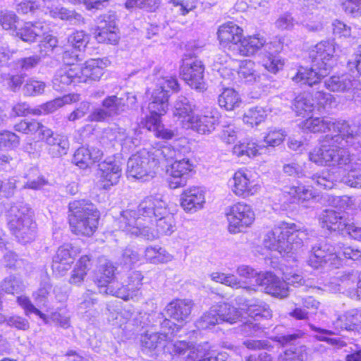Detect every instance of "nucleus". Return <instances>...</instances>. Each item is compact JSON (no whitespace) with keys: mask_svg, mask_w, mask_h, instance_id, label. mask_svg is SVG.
<instances>
[{"mask_svg":"<svg viewBox=\"0 0 361 361\" xmlns=\"http://www.w3.org/2000/svg\"><path fill=\"white\" fill-rule=\"evenodd\" d=\"M145 257L147 262L157 264L172 261L173 257L165 249L160 247L149 246L145 249Z\"/></svg>","mask_w":361,"mask_h":361,"instance_id":"obj_47","label":"nucleus"},{"mask_svg":"<svg viewBox=\"0 0 361 361\" xmlns=\"http://www.w3.org/2000/svg\"><path fill=\"white\" fill-rule=\"evenodd\" d=\"M189 353L187 355L186 361H226L228 356L226 353H216L209 350L207 343L204 345H198L192 347L189 345Z\"/></svg>","mask_w":361,"mask_h":361,"instance_id":"obj_33","label":"nucleus"},{"mask_svg":"<svg viewBox=\"0 0 361 361\" xmlns=\"http://www.w3.org/2000/svg\"><path fill=\"white\" fill-rule=\"evenodd\" d=\"M80 302L78 306V312L86 319H91L99 314L94 305L97 302L95 293L90 290H87L80 298Z\"/></svg>","mask_w":361,"mask_h":361,"instance_id":"obj_41","label":"nucleus"},{"mask_svg":"<svg viewBox=\"0 0 361 361\" xmlns=\"http://www.w3.org/2000/svg\"><path fill=\"white\" fill-rule=\"evenodd\" d=\"M300 128L311 133H327L321 147L309 153V159L319 166H337L348 171L341 182L361 188V159L354 161L348 148H361L360 136L344 120L330 117H310L299 123Z\"/></svg>","mask_w":361,"mask_h":361,"instance_id":"obj_1","label":"nucleus"},{"mask_svg":"<svg viewBox=\"0 0 361 361\" xmlns=\"http://www.w3.org/2000/svg\"><path fill=\"white\" fill-rule=\"evenodd\" d=\"M312 183L320 189H331L334 186V178L329 171H323L311 177Z\"/></svg>","mask_w":361,"mask_h":361,"instance_id":"obj_59","label":"nucleus"},{"mask_svg":"<svg viewBox=\"0 0 361 361\" xmlns=\"http://www.w3.org/2000/svg\"><path fill=\"white\" fill-rule=\"evenodd\" d=\"M18 17L11 11L2 10L0 11V25L6 30H13L16 32L17 30L16 23Z\"/></svg>","mask_w":361,"mask_h":361,"instance_id":"obj_60","label":"nucleus"},{"mask_svg":"<svg viewBox=\"0 0 361 361\" xmlns=\"http://www.w3.org/2000/svg\"><path fill=\"white\" fill-rule=\"evenodd\" d=\"M302 336L303 333L298 331L277 337V347L281 344L287 348L279 354L278 361H304L307 356V348L300 344V339Z\"/></svg>","mask_w":361,"mask_h":361,"instance_id":"obj_15","label":"nucleus"},{"mask_svg":"<svg viewBox=\"0 0 361 361\" xmlns=\"http://www.w3.org/2000/svg\"><path fill=\"white\" fill-rule=\"evenodd\" d=\"M41 140L47 144V152L51 157H59L68 153L70 144L66 135L54 133L49 128L43 130Z\"/></svg>","mask_w":361,"mask_h":361,"instance_id":"obj_23","label":"nucleus"},{"mask_svg":"<svg viewBox=\"0 0 361 361\" xmlns=\"http://www.w3.org/2000/svg\"><path fill=\"white\" fill-rule=\"evenodd\" d=\"M190 152L178 156V159L171 164L168 169V183L170 188L176 189L186 185L189 173L194 168L193 162L190 159Z\"/></svg>","mask_w":361,"mask_h":361,"instance_id":"obj_18","label":"nucleus"},{"mask_svg":"<svg viewBox=\"0 0 361 361\" xmlns=\"http://www.w3.org/2000/svg\"><path fill=\"white\" fill-rule=\"evenodd\" d=\"M230 185L232 192L241 198L254 196L261 190L259 181L254 178L252 171L246 169L235 171Z\"/></svg>","mask_w":361,"mask_h":361,"instance_id":"obj_16","label":"nucleus"},{"mask_svg":"<svg viewBox=\"0 0 361 361\" xmlns=\"http://www.w3.org/2000/svg\"><path fill=\"white\" fill-rule=\"evenodd\" d=\"M46 32L44 22H25L22 27L17 28L15 34L23 42L32 43Z\"/></svg>","mask_w":361,"mask_h":361,"instance_id":"obj_37","label":"nucleus"},{"mask_svg":"<svg viewBox=\"0 0 361 361\" xmlns=\"http://www.w3.org/2000/svg\"><path fill=\"white\" fill-rule=\"evenodd\" d=\"M142 279L143 276L140 271H133L129 274L128 282L125 286L116 288L109 286L106 288L105 293L107 295H114L124 300H128L130 298H132L133 292L140 289Z\"/></svg>","mask_w":361,"mask_h":361,"instance_id":"obj_29","label":"nucleus"},{"mask_svg":"<svg viewBox=\"0 0 361 361\" xmlns=\"http://www.w3.org/2000/svg\"><path fill=\"white\" fill-rule=\"evenodd\" d=\"M293 110L297 116H309L314 110V104L312 102L310 94L303 93L298 95L294 99Z\"/></svg>","mask_w":361,"mask_h":361,"instance_id":"obj_46","label":"nucleus"},{"mask_svg":"<svg viewBox=\"0 0 361 361\" xmlns=\"http://www.w3.org/2000/svg\"><path fill=\"white\" fill-rule=\"evenodd\" d=\"M220 117V113L216 108L208 109L202 115L195 114L185 129H191L202 135L209 134L215 130Z\"/></svg>","mask_w":361,"mask_h":361,"instance_id":"obj_20","label":"nucleus"},{"mask_svg":"<svg viewBox=\"0 0 361 361\" xmlns=\"http://www.w3.org/2000/svg\"><path fill=\"white\" fill-rule=\"evenodd\" d=\"M98 186L104 190H109L110 188L118 183L121 176V167L118 162L116 161H104L99 164Z\"/></svg>","mask_w":361,"mask_h":361,"instance_id":"obj_24","label":"nucleus"},{"mask_svg":"<svg viewBox=\"0 0 361 361\" xmlns=\"http://www.w3.org/2000/svg\"><path fill=\"white\" fill-rule=\"evenodd\" d=\"M16 131L26 135H33L39 131V138L42 137L43 130H49V128L35 119H23L14 126Z\"/></svg>","mask_w":361,"mask_h":361,"instance_id":"obj_49","label":"nucleus"},{"mask_svg":"<svg viewBox=\"0 0 361 361\" xmlns=\"http://www.w3.org/2000/svg\"><path fill=\"white\" fill-rule=\"evenodd\" d=\"M155 88L148 89L146 92L149 97V115L145 117V126L149 130L154 133L156 137L164 140L173 138L174 131L165 128L161 123V117L164 116L169 107V92L170 90L177 92L179 90L178 80L172 76H163L160 71L154 78Z\"/></svg>","mask_w":361,"mask_h":361,"instance_id":"obj_3","label":"nucleus"},{"mask_svg":"<svg viewBox=\"0 0 361 361\" xmlns=\"http://www.w3.org/2000/svg\"><path fill=\"white\" fill-rule=\"evenodd\" d=\"M236 48L242 56H252L261 51L260 63L266 70L272 73H276L283 67L284 62L278 55L283 48L281 38L275 37L267 42L259 35L243 39L241 37Z\"/></svg>","mask_w":361,"mask_h":361,"instance_id":"obj_5","label":"nucleus"},{"mask_svg":"<svg viewBox=\"0 0 361 361\" xmlns=\"http://www.w3.org/2000/svg\"><path fill=\"white\" fill-rule=\"evenodd\" d=\"M90 36L82 30H78L71 34L68 38V43L75 49L83 50L89 42Z\"/></svg>","mask_w":361,"mask_h":361,"instance_id":"obj_61","label":"nucleus"},{"mask_svg":"<svg viewBox=\"0 0 361 361\" xmlns=\"http://www.w3.org/2000/svg\"><path fill=\"white\" fill-rule=\"evenodd\" d=\"M0 287L3 291L8 294L19 293L25 289V285L22 280L15 275L6 277L1 282Z\"/></svg>","mask_w":361,"mask_h":361,"instance_id":"obj_54","label":"nucleus"},{"mask_svg":"<svg viewBox=\"0 0 361 361\" xmlns=\"http://www.w3.org/2000/svg\"><path fill=\"white\" fill-rule=\"evenodd\" d=\"M43 11L45 13H49L54 18L68 20L72 24L80 23L82 20L81 15L63 7L47 6L46 10Z\"/></svg>","mask_w":361,"mask_h":361,"instance_id":"obj_45","label":"nucleus"},{"mask_svg":"<svg viewBox=\"0 0 361 361\" xmlns=\"http://www.w3.org/2000/svg\"><path fill=\"white\" fill-rule=\"evenodd\" d=\"M118 228L127 234L149 240L170 235L176 230L173 215L160 193L145 197L136 209H126L117 220Z\"/></svg>","mask_w":361,"mask_h":361,"instance_id":"obj_2","label":"nucleus"},{"mask_svg":"<svg viewBox=\"0 0 361 361\" xmlns=\"http://www.w3.org/2000/svg\"><path fill=\"white\" fill-rule=\"evenodd\" d=\"M116 267L113 263L106 259H100L99 265L94 272V281L98 288H100V293H105V290L109 286L114 287V276Z\"/></svg>","mask_w":361,"mask_h":361,"instance_id":"obj_27","label":"nucleus"},{"mask_svg":"<svg viewBox=\"0 0 361 361\" xmlns=\"http://www.w3.org/2000/svg\"><path fill=\"white\" fill-rule=\"evenodd\" d=\"M307 264L314 269L325 264L331 268H338L343 264V259L340 257V252L336 250V244L324 240L312 247Z\"/></svg>","mask_w":361,"mask_h":361,"instance_id":"obj_12","label":"nucleus"},{"mask_svg":"<svg viewBox=\"0 0 361 361\" xmlns=\"http://www.w3.org/2000/svg\"><path fill=\"white\" fill-rule=\"evenodd\" d=\"M89 147H82L74 153L73 163L80 169H86L91 165Z\"/></svg>","mask_w":361,"mask_h":361,"instance_id":"obj_63","label":"nucleus"},{"mask_svg":"<svg viewBox=\"0 0 361 361\" xmlns=\"http://www.w3.org/2000/svg\"><path fill=\"white\" fill-rule=\"evenodd\" d=\"M310 328L313 331L316 332L317 334L314 336L315 338L320 341H324L331 345H336L338 343V338H330L331 335H336L341 330H337L334 326V330H329L326 329H322L317 327L313 324H310Z\"/></svg>","mask_w":361,"mask_h":361,"instance_id":"obj_58","label":"nucleus"},{"mask_svg":"<svg viewBox=\"0 0 361 361\" xmlns=\"http://www.w3.org/2000/svg\"><path fill=\"white\" fill-rule=\"evenodd\" d=\"M266 117L267 110L261 106H255L245 111L243 116V121L250 126L254 127L264 121Z\"/></svg>","mask_w":361,"mask_h":361,"instance_id":"obj_53","label":"nucleus"},{"mask_svg":"<svg viewBox=\"0 0 361 361\" xmlns=\"http://www.w3.org/2000/svg\"><path fill=\"white\" fill-rule=\"evenodd\" d=\"M204 65L196 58L183 59L180 75L183 80L192 89L203 92L207 89L204 78Z\"/></svg>","mask_w":361,"mask_h":361,"instance_id":"obj_17","label":"nucleus"},{"mask_svg":"<svg viewBox=\"0 0 361 361\" xmlns=\"http://www.w3.org/2000/svg\"><path fill=\"white\" fill-rule=\"evenodd\" d=\"M347 221L348 219L343 212L334 209H326L319 216L322 227L330 231H344Z\"/></svg>","mask_w":361,"mask_h":361,"instance_id":"obj_35","label":"nucleus"},{"mask_svg":"<svg viewBox=\"0 0 361 361\" xmlns=\"http://www.w3.org/2000/svg\"><path fill=\"white\" fill-rule=\"evenodd\" d=\"M69 224L76 235L91 236L96 231L99 212L89 200H75L69 203Z\"/></svg>","mask_w":361,"mask_h":361,"instance_id":"obj_8","label":"nucleus"},{"mask_svg":"<svg viewBox=\"0 0 361 361\" xmlns=\"http://www.w3.org/2000/svg\"><path fill=\"white\" fill-rule=\"evenodd\" d=\"M163 318V314L159 313V332H149L147 331L142 336V348L150 351L157 350L159 352L162 350L164 353L171 355L172 357L185 354L189 347V343L184 341L173 342L171 340L175 334L179 331L180 326L170 319Z\"/></svg>","mask_w":361,"mask_h":361,"instance_id":"obj_6","label":"nucleus"},{"mask_svg":"<svg viewBox=\"0 0 361 361\" xmlns=\"http://www.w3.org/2000/svg\"><path fill=\"white\" fill-rule=\"evenodd\" d=\"M102 107L109 113L110 116L121 114L126 109V104L123 98L118 97L116 95L106 97L102 101Z\"/></svg>","mask_w":361,"mask_h":361,"instance_id":"obj_52","label":"nucleus"},{"mask_svg":"<svg viewBox=\"0 0 361 361\" xmlns=\"http://www.w3.org/2000/svg\"><path fill=\"white\" fill-rule=\"evenodd\" d=\"M39 52L42 56H51L54 52H58L61 49L58 47V39L51 35L45 36L40 42Z\"/></svg>","mask_w":361,"mask_h":361,"instance_id":"obj_57","label":"nucleus"},{"mask_svg":"<svg viewBox=\"0 0 361 361\" xmlns=\"http://www.w3.org/2000/svg\"><path fill=\"white\" fill-rule=\"evenodd\" d=\"M260 148L261 147L255 142L246 140L235 145L233 148V152L239 157H245L250 159L256 157Z\"/></svg>","mask_w":361,"mask_h":361,"instance_id":"obj_51","label":"nucleus"},{"mask_svg":"<svg viewBox=\"0 0 361 361\" xmlns=\"http://www.w3.org/2000/svg\"><path fill=\"white\" fill-rule=\"evenodd\" d=\"M240 314L238 311L228 303L221 302L211 307L195 322L198 329H207L221 322L234 324Z\"/></svg>","mask_w":361,"mask_h":361,"instance_id":"obj_11","label":"nucleus"},{"mask_svg":"<svg viewBox=\"0 0 361 361\" xmlns=\"http://www.w3.org/2000/svg\"><path fill=\"white\" fill-rule=\"evenodd\" d=\"M242 34L243 30L233 22L221 25L217 32L218 39L221 44H231L235 47L240 41Z\"/></svg>","mask_w":361,"mask_h":361,"instance_id":"obj_40","label":"nucleus"},{"mask_svg":"<svg viewBox=\"0 0 361 361\" xmlns=\"http://www.w3.org/2000/svg\"><path fill=\"white\" fill-rule=\"evenodd\" d=\"M310 95L312 102L314 104V109L317 108L319 112L328 111L336 102L334 97L330 93L324 92L323 90L318 89L315 92L313 91Z\"/></svg>","mask_w":361,"mask_h":361,"instance_id":"obj_48","label":"nucleus"},{"mask_svg":"<svg viewBox=\"0 0 361 361\" xmlns=\"http://www.w3.org/2000/svg\"><path fill=\"white\" fill-rule=\"evenodd\" d=\"M8 225L19 243L26 244L34 240L36 225L32 219L31 209L26 203L20 202L11 207Z\"/></svg>","mask_w":361,"mask_h":361,"instance_id":"obj_9","label":"nucleus"},{"mask_svg":"<svg viewBox=\"0 0 361 361\" xmlns=\"http://www.w3.org/2000/svg\"><path fill=\"white\" fill-rule=\"evenodd\" d=\"M110 64L108 58L91 59L82 67L76 66L80 82H91L99 80L104 74V70Z\"/></svg>","mask_w":361,"mask_h":361,"instance_id":"obj_21","label":"nucleus"},{"mask_svg":"<svg viewBox=\"0 0 361 361\" xmlns=\"http://www.w3.org/2000/svg\"><path fill=\"white\" fill-rule=\"evenodd\" d=\"M193 302L188 299H176L170 302L164 310L167 316L178 322H186L189 318Z\"/></svg>","mask_w":361,"mask_h":361,"instance_id":"obj_31","label":"nucleus"},{"mask_svg":"<svg viewBox=\"0 0 361 361\" xmlns=\"http://www.w3.org/2000/svg\"><path fill=\"white\" fill-rule=\"evenodd\" d=\"M152 156L155 161H157V166L164 161H176L178 156L184 153H189L190 149L187 146L173 147L171 145L163 146L160 148H152L150 149Z\"/></svg>","mask_w":361,"mask_h":361,"instance_id":"obj_36","label":"nucleus"},{"mask_svg":"<svg viewBox=\"0 0 361 361\" xmlns=\"http://www.w3.org/2000/svg\"><path fill=\"white\" fill-rule=\"evenodd\" d=\"M337 330H354L361 329V309H353L339 316L333 322Z\"/></svg>","mask_w":361,"mask_h":361,"instance_id":"obj_39","label":"nucleus"},{"mask_svg":"<svg viewBox=\"0 0 361 361\" xmlns=\"http://www.w3.org/2000/svg\"><path fill=\"white\" fill-rule=\"evenodd\" d=\"M324 86L329 91L345 93L348 100L361 99V82L350 73L333 75L325 80Z\"/></svg>","mask_w":361,"mask_h":361,"instance_id":"obj_13","label":"nucleus"},{"mask_svg":"<svg viewBox=\"0 0 361 361\" xmlns=\"http://www.w3.org/2000/svg\"><path fill=\"white\" fill-rule=\"evenodd\" d=\"M211 279L214 281L231 286L234 288H243L247 291H255V288L244 287L241 282L235 275L226 274L221 272H213L210 274Z\"/></svg>","mask_w":361,"mask_h":361,"instance_id":"obj_50","label":"nucleus"},{"mask_svg":"<svg viewBox=\"0 0 361 361\" xmlns=\"http://www.w3.org/2000/svg\"><path fill=\"white\" fill-rule=\"evenodd\" d=\"M335 46L334 39L324 40L314 46L310 51L311 68L300 67L293 80L310 87L317 85L336 63Z\"/></svg>","mask_w":361,"mask_h":361,"instance_id":"obj_4","label":"nucleus"},{"mask_svg":"<svg viewBox=\"0 0 361 361\" xmlns=\"http://www.w3.org/2000/svg\"><path fill=\"white\" fill-rule=\"evenodd\" d=\"M250 304L245 312L247 317L254 321H258L260 318L268 319L271 317V311L265 302L259 299L252 298Z\"/></svg>","mask_w":361,"mask_h":361,"instance_id":"obj_44","label":"nucleus"},{"mask_svg":"<svg viewBox=\"0 0 361 361\" xmlns=\"http://www.w3.org/2000/svg\"><path fill=\"white\" fill-rule=\"evenodd\" d=\"M194 109L195 105L187 97H178L173 106V115L182 128H188L191 119L195 116Z\"/></svg>","mask_w":361,"mask_h":361,"instance_id":"obj_32","label":"nucleus"},{"mask_svg":"<svg viewBox=\"0 0 361 361\" xmlns=\"http://www.w3.org/2000/svg\"><path fill=\"white\" fill-rule=\"evenodd\" d=\"M239 78L246 83L262 85V81L267 78L265 74H260L256 69V64L251 60L240 62L238 71Z\"/></svg>","mask_w":361,"mask_h":361,"instance_id":"obj_38","label":"nucleus"},{"mask_svg":"<svg viewBox=\"0 0 361 361\" xmlns=\"http://www.w3.org/2000/svg\"><path fill=\"white\" fill-rule=\"evenodd\" d=\"M106 136L111 142H118L123 152H130L138 146L140 143V138L130 136L126 133V130L121 128H111L106 130Z\"/></svg>","mask_w":361,"mask_h":361,"instance_id":"obj_34","label":"nucleus"},{"mask_svg":"<svg viewBox=\"0 0 361 361\" xmlns=\"http://www.w3.org/2000/svg\"><path fill=\"white\" fill-rule=\"evenodd\" d=\"M116 20L114 13L103 16L94 33V37L99 43L116 44L118 42Z\"/></svg>","mask_w":361,"mask_h":361,"instance_id":"obj_22","label":"nucleus"},{"mask_svg":"<svg viewBox=\"0 0 361 361\" xmlns=\"http://www.w3.org/2000/svg\"><path fill=\"white\" fill-rule=\"evenodd\" d=\"M157 169V161L153 159L151 150L142 149L128 159L127 175L128 177L147 181L154 177Z\"/></svg>","mask_w":361,"mask_h":361,"instance_id":"obj_10","label":"nucleus"},{"mask_svg":"<svg viewBox=\"0 0 361 361\" xmlns=\"http://www.w3.org/2000/svg\"><path fill=\"white\" fill-rule=\"evenodd\" d=\"M282 198L280 202L283 204H305L314 197L312 190L302 184L285 186L281 191Z\"/></svg>","mask_w":361,"mask_h":361,"instance_id":"obj_25","label":"nucleus"},{"mask_svg":"<svg viewBox=\"0 0 361 361\" xmlns=\"http://www.w3.org/2000/svg\"><path fill=\"white\" fill-rule=\"evenodd\" d=\"M91 259L88 255H82L75 263L69 279V283L80 286L91 267Z\"/></svg>","mask_w":361,"mask_h":361,"instance_id":"obj_42","label":"nucleus"},{"mask_svg":"<svg viewBox=\"0 0 361 361\" xmlns=\"http://www.w3.org/2000/svg\"><path fill=\"white\" fill-rule=\"evenodd\" d=\"M75 255L76 250L71 244L60 246L52 260L54 273L59 276H63L71 268Z\"/></svg>","mask_w":361,"mask_h":361,"instance_id":"obj_26","label":"nucleus"},{"mask_svg":"<svg viewBox=\"0 0 361 361\" xmlns=\"http://www.w3.org/2000/svg\"><path fill=\"white\" fill-rule=\"evenodd\" d=\"M46 85L42 81L29 79L23 86V94L26 96H37L44 92Z\"/></svg>","mask_w":361,"mask_h":361,"instance_id":"obj_64","label":"nucleus"},{"mask_svg":"<svg viewBox=\"0 0 361 361\" xmlns=\"http://www.w3.org/2000/svg\"><path fill=\"white\" fill-rule=\"evenodd\" d=\"M239 319L236 320V322H239L241 323L240 325V331L245 336H255L257 332L261 329L259 324L255 322L253 319L244 317L242 313L239 312Z\"/></svg>","mask_w":361,"mask_h":361,"instance_id":"obj_55","label":"nucleus"},{"mask_svg":"<svg viewBox=\"0 0 361 361\" xmlns=\"http://www.w3.org/2000/svg\"><path fill=\"white\" fill-rule=\"evenodd\" d=\"M159 4V0H126L125 7L127 9L142 8L147 11H154Z\"/></svg>","mask_w":361,"mask_h":361,"instance_id":"obj_62","label":"nucleus"},{"mask_svg":"<svg viewBox=\"0 0 361 361\" xmlns=\"http://www.w3.org/2000/svg\"><path fill=\"white\" fill-rule=\"evenodd\" d=\"M255 281L267 293L275 298H283L289 294V288L284 278L281 280L270 271L259 274Z\"/></svg>","mask_w":361,"mask_h":361,"instance_id":"obj_19","label":"nucleus"},{"mask_svg":"<svg viewBox=\"0 0 361 361\" xmlns=\"http://www.w3.org/2000/svg\"><path fill=\"white\" fill-rule=\"evenodd\" d=\"M241 98L233 88H224L218 97L219 106L226 111H233L241 104Z\"/></svg>","mask_w":361,"mask_h":361,"instance_id":"obj_43","label":"nucleus"},{"mask_svg":"<svg viewBox=\"0 0 361 361\" xmlns=\"http://www.w3.org/2000/svg\"><path fill=\"white\" fill-rule=\"evenodd\" d=\"M205 192L200 187H191L180 195V206L186 212L195 213L203 208Z\"/></svg>","mask_w":361,"mask_h":361,"instance_id":"obj_28","label":"nucleus"},{"mask_svg":"<svg viewBox=\"0 0 361 361\" xmlns=\"http://www.w3.org/2000/svg\"><path fill=\"white\" fill-rule=\"evenodd\" d=\"M31 171L32 173H28L25 176L27 181L24 183L23 188L40 190L48 184L47 180L42 176L38 175L39 171L37 169H32Z\"/></svg>","mask_w":361,"mask_h":361,"instance_id":"obj_56","label":"nucleus"},{"mask_svg":"<svg viewBox=\"0 0 361 361\" xmlns=\"http://www.w3.org/2000/svg\"><path fill=\"white\" fill-rule=\"evenodd\" d=\"M307 238L306 230L294 223L281 221L265 234L263 245L268 250L285 255L300 248Z\"/></svg>","mask_w":361,"mask_h":361,"instance_id":"obj_7","label":"nucleus"},{"mask_svg":"<svg viewBox=\"0 0 361 361\" xmlns=\"http://www.w3.org/2000/svg\"><path fill=\"white\" fill-rule=\"evenodd\" d=\"M80 83L76 66H64L58 69L53 78V88L59 92L66 90L71 85H76Z\"/></svg>","mask_w":361,"mask_h":361,"instance_id":"obj_30","label":"nucleus"},{"mask_svg":"<svg viewBox=\"0 0 361 361\" xmlns=\"http://www.w3.org/2000/svg\"><path fill=\"white\" fill-rule=\"evenodd\" d=\"M231 233H238L250 227L255 221V215L252 207L243 202H238L226 210Z\"/></svg>","mask_w":361,"mask_h":361,"instance_id":"obj_14","label":"nucleus"}]
</instances>
